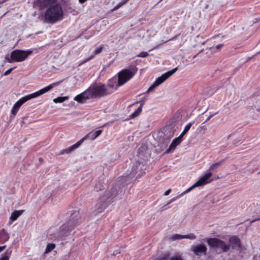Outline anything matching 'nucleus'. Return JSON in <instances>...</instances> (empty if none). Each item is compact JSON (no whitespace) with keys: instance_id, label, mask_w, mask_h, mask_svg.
<instances>
[{"instance_id":"obj_15","label":"nucleus","mask_w":260,"mask_h":260,"mask_svg":"<svg viewBox=\"0 0 260 260\" xmlns=\"http://www.w3.org/2000/svg\"><path fill=\"white\" fill-rule=\"evenodd\" d=\"M229 242L231 244L232 248L239 249L241 247V241L236 236H232L229 239Z\"/></svg>"},{"instance_id":"obj_13","label":"nucleus","mask_w":260,"mask_h":260,"mask_svg":"<svg viewBox=\"0 0 260 260\" xmlns=\"http://www.w3.org/2000/svg\"><path fill=\"white\" fill-rule=\"evenodd\" d=\"M192 251L197 256H201L202 254L206 255L207 251L206 246L203 244H198L192 247Z\"/></svg>"},{"instance_id":"obj_11","label":"nucleus","mask_w":260,"mask_h":260,"mask_svg":"<svg viewBox=\"0 0 260 260\" xmlns=\"http://www.w3.org/2000/svg\"><path fill=\"white\" fill-rule=\"evenodd\" d=\"M94 98L90 86L81 93L76 95L74 100L79 103H85L88 100Z\"/></svg>"},{"instance_id":"obj_8","label":"nucleus","mask_w":260,"mask_h":260,"mask_svg":"<svg viewBox=\"0 0 260 260\" xmlns=\"http://www.w3.org/2000/svg\"><path fill=\"white\" fill-rule=\"evenodd\" d=\"M137 71V69L134 72L129 69H124L119 72L118 75V86H122L130 79H131L135 75Z\"/></svg>"},{"instance_id":"obj_18","label":"nucleus","mask_w":260,"mask_h":260,"mask_svg":"<svg viewBox=\"0 0 260 260\" xmlns=\"http://www.w3.org/2000/svg\"><path fill=\"white\" fill-rule=\"evenodd\" d=\"M143 105V103H141L140 107L137 110H136L133 113L129 115L128 119L134 118L135 117H137L138 115H139L140 113L142 112Z\"/></svg>"},{"instance_id":"obj_27","label":"nucleus","mask_w":260,"mask_h":260,"mask_svg":"<svg viewBox=\"0 0 260 260\" xmlns=\"http://www.w3.org/2000/svg\"><path fill=\"white\" fill-rule=\"evenodd\" d=\"M128 0H123L120 3H118L117 5H116L113 9H112V11H114L119 8H120L122 6L124 5Z\"/></svg>"},{"instance_id":"obj_29","label":"nucleus","mask_w":260,"mask_h":260,"mask_svg":"<svg viewBox=\"0 0 260 260\" xmlns=\"http://www.w3.org/2000/svg\"><path fill=\"white\" fill-rule=\"evenodd\" d=\"M184 235L176 234L172 236V239L173 240L184 239Z\"/></svg>"},{"instance_id":"obj_37","label":"nucleus","mask_w":260,"mask_h":260,"mask_svg":"<svg viewBox=\"0 0 260 260\" xmlns=\"http://www.w3.org/2000/svg\"><path fill=\"white\" fill-rule=\"evenodd\" d=\"M6 245H4L3 246H0V252L4 250L6 248Z\"/></svg>"},{"instance_id":"obj_41","label":"nucleus","mask_w":260,"mask_h":260,"mask_svg":"<svg viewBox=\"0 0 260 260\" xmlns=\"http://www.w3.org/2000/svg\"><path fill=\"white\" fill-rule=\"evenodd\" d=\"M218 36V35H215V36H214V37H213L212 38H213V39H215V38H216V37H217V36Z\"/></svg>"},{"instance_id":"obj_24","label":"nucleus","mask_w":260,"mask_h":260,"mask_svg":"<svg viewBox=\"0 0 260 260\" xmlns=\"http://www.w3.org/2000/svg\"><path fill=\"white\" fill-rule=\"evenodd\" d=\"M224 161V160H222L219 162H216L215 164H212L208 169V171L210 172L212 171L215 170L216 168L219 167Z\"/></svg>"},{"instance_id":"obj_40","label":"nucleus","mask_w":260,"mask_h":260,"mask_svg":"<svg viewBox=\"0 0 260 260\" xmlns=\"http://www.w3.org/2000/svg\"><path fill=\"white\" fill-rule=\"evenodd\" d=\"M87 0H79V2L80 4H83L84 3H85L86 1H87Z\"/></svg>"},{"instance_id":"obj_6","label":"nucleus","mask_w":260,"mask_h":260,"mask_svg":"<svg viewBox=\"0 0 260 260\" xmlns=\"http://www.w3.org/2000/svg\"><path fill=\"white\" fill-rule=\"evenodd\" d=\"M116 189L113 187L110 191L105 192L106 201L101 202L95 206L96 210L98 213L102 212L108 206V204L112 202V200L116 197Z\"/></svg>"},{"instance_id":"obj_39","label":"nucleus","mask_w":260,"mask_h":260,"mask_svg":"<svg viewBox=\"0 0 260 260\" xmlns=\"http://www.w3.org/2000/svg\"><path fill=\"white\" fill-rule=\"evenodd\" d=\"M213 115H214V114H211V115H210V116L207 118V119H206V120L205 121V122H207V121H208V120H209L210 119V118L213 116Z\"/></svg>"},{"instance_id":"obj_16","label":"nucleus","mask_w":260,"mask_h":260,"mask_svg":"<svg viewBox=\"0 0 260 260\" xmlns=\"http://www.w3.org/2000/svg\"><path fill=\"white\" fill-rule=\"evenodd\" d=\"M182 141V138L179 136L175 138L171 143L168 149L166 150V153H169L172 150H174L181 143Z\"/></svg>"},{"instance_id":"obj_36","label":"nucleus","mask_w":260,"mask_h":260,"mask_svg":"<svg viewBox=\"0 0 260 260\" xmlns=\"http://www.w3.org/2000/svg\"><path fill=\"white\" fill-rule=\"evenodd\" d=\"M223 44H218L216 46L215 48L217 49H220L221 47H222V46H223Z\"/></svg>"},{"instance_id":"obj_12","label":"nucleus","mask_w":260,"mask_h":260,"mask_svg":"<svg viewBox=\"0 0 260 260\" xmlns=\"http://www.w3.org/2000/svg\"><path fill=\"white\" fill-rule=\"evenodd\" d=\"M56 2L57 0H36L35 4L40 10H43L48 6L54 5Z\"/></svg>"},{"instance_id":"obj_14","label":"nucleus","mask_w":260,"mask_h":260,"mask_svg":"<svg viewBox=\"0 0 260 260\" xmlns=\"http://www.w3.org/2000/svg\"><path fill=\"white\" fill-rule=\"evenodd\" d=\"M212 176V173L208 172L206 173L203 176L200 178L198 181L196 182L198 186L206 185L208 183L211 182L213 179H210V177Z\"/></svg>"},{"instance_id":"obj_10","label":"nucleus","mask_w":260,"mask_h":260,"mask_svg":"<svg viewBox=\"0 0 260 260\" xmlns=\"http://www.w3.org/2000/svg\"><path fill=\"white\" fill-rule=\"evenodd\" d=\"M178 70V67H176L170 71H169L163 74L161 76L158 77L152 85L147 90V92H149L150 91L153 90L156 87L159 85L160 84L163 83L167 79H168L171 76L173 75Z\"/></svg>"},{"instance_id":"obj_25","label":"nucleus","mask_w":260,"mask_h":260,"mask_svg":"<svg viewBox=\"0 0 260 260\" xmlns=\"http://www.w3.org/2000/svg\"><path fill=\"white\" fill-rule=\"evenodd\" d=\"M55 248V244L54 243H48L47 245L46 248L44 252L45 254L50 252Z\"/></svg>"},{"instance_id":"obj_33","label":"nucleus","mask_w":260,"mask_h":260,"mask_svg":"<svg viewBox=\"0 0 260 260\" xmlns=\"http://www.w3.org/2000/svg\"><path fill=\"white\" fill-rule=\"evenodd\" d=\"M16 67H13V68H10L9 69H8L7 71H6L4 74V76H8L12 72V71L15 69Z\"/></svg>"},{"instance_id":"obj_19","label":"nucleus","mask_w":260,"mask_h":260,"mask_svg":"<svg viewBox=\"0 0 260 260\" xmlns=\"http://www.w3.org/2000/svg\"><path fill=\"white\" fill-rule=\"evenodd\" d=\"M196 187H198L197 185H196V183H195L193 185H192L191 187H190L189 188H188V189H187L185 191H184L182 194L178 196L177 197H174L173 198H172L170 201L169 202V204L175 201L177 199H178V198H179L180 197H181L182 194H185L186 193H188L189 192V191H190L193 188Z\"/></svg>"},{"instance_id":"obj_17","label":"nucleus","mask_w":260,"mask_h":260,"mask_svg":"<svg viewBox=\"0 0 260 260\" xmlns=\"http://www.w3.org/2000/svg\"><path fill=\"white\" fill-rule=\"evenodd\" d=\"M24 212V210H16L13 212L10 217V219L11 220V222H10V223L11 224L12 221L16 220Z\"/></svg>"},{"instance_id":"obj_7","label":"nucleus","mask_w":260,"mask_h":260,"mask_svg":"<svg viewBox=\"0 0 260 260\" xmlns=\"http://www.w3.org/2000/svg\"><path fill=\"white\" fill-rule=\"evenodd\" d=\"M94 98H101L109 95L110 90L106 88L105 84L100 83L90 86Z\"/></svg>"},{"instance_id":"obj_38","label":"nucleus","mask_w":260,"mask_h":260,"mask_svg":"<svg viewBox=\"0 0 260 260\" xmlns=\"http://www.w3.org/2000/svg\"><path fill=\"white\" fill-rule=\"evenodd\" d=\"M258 220H260V217L259 218H255V219H254L253 220H252L251 221V223H252V222H254L256 221H258Z\"/></svg>"},{"instance_id":"obj_22","label":"nucleus","mask_w":260,"mask_h":260,"mask_svg":"<svg viewBox=\"0 0 260 260\" xmlns=\"http://www.w3.org/2000/svg\"><path fill=\"white\" fill-rule=\"evenodd\" d=\"M103 49V46H101L95 49L94 51V54L90 56L88 58H87L85 61H88L94 58V56L96 54L100 53Z\"/></svg>"},{"instance_id":"obj_5","label":"nucleus","mask_w":260,"mask_h":260,"mask_svg":"<svg viewBox=\"0 0 260 260\" xmlns=\"http://www.w3.org/2000/svg\"><path fill=\"white\" fill-rule=\"evenodd\" d=\"M103 131L102 129H98L95 131H91L90 133H88L83 138H82L80 140L78 141L76 144L73 145L69 148L64 149L62 151L61 154H63L64 153L68 154L75 149L79 147L81 144L83 143V142L87 139H90L91 140H95L97 137H98L102 133Z\"/></svg>"},{"instance_id":"obj_20","label":"nucleus","mask_w":260,"mask_h":260,"mask_svg":"<svg viewBox=\"0 0 260 260\" xmlns=\"http://www.w3.org/2000/svg\"><path fill=\"white\" fill-rule=\"evenodd\" d=\"M194 123V121H193L192 122H189L184 127V130L181 133V134L179 135V137L181 138H182L189 130L191 126L192 125V124Z\"/></svg>"},{"instance_id":"obj_2","label":"nucleus","mask_w":260,"mask_h":260,"mask_svg":"<svg viewBox=\"0 0 260 260\" xmlns=\"http://www.w3.org/2000/svg\"><path fill=\"white\" fill-rule=\"evenodd\" d=\"M63 17V11L59 4H55L49 7L45 11V21L53 23Z\"/></svg>"},{"instance_id":"obj_9","label":"nucleus","mask_w":260,"mask_h":260,"mask_svg":"<svg viewBox=\"0 0 260 260\" xmlns=\"http://www.w3.org/2000/svg\"><path fill=\"white\" fill-rule=\"evenodd\" d=\"M207 243L211 248H220L222 252H227L230 248V245L223 241L216 238H210L207 239Z\"/></svg>"},{"instance_id":"obj_32","label":"nucleus","mask_w":260,"mask_h":260,"mask_svg":"<svg viewBox=\"0 0 260 260\" xmlns=\"http://www.w3.org/2000/svg\"><path fill=\"white\" fill-rule=\"evenodd\" d=\"M170 260H183V259L181 255H176L175 256H172Z\"/></svg>"},{"instance_id":"obj_30","label":"nucleus","mask_w":260,"mask_h":260,"mask_svg":"<svg viewBox=\"0 0 260 260\" xmlns=\"http://www.w3.org/2000/svg\"><path fill=\"white\" fill-rule=\"evenodd\" d=\"M184 237V239H188L190 240H194L196 238V236L192 233H190L188 235H185Z\"/></svg>"},{"instance_id":"obj_21","label":"nucleus","mask_w":260,"mask_h":260,"mask_svg":"<svg viewBox=\"0 0 260 260\" xmlns=\"http://www.w3.org/2000/svg\"><path fill=\"white\" fill-rule=\"evenodd\" d=\"M104 188V182H103L99 180L95 183V186H94V190L96 191H101L102 189H103Z\"/></svg>"},{"instance_id":"obj_3","label":"nucleus","mask_w":260,"mask_h":260,"mask_svg":"<svg viewBox=\"0 0 260 260\" xmlns=\"http://www.w3.org/2000/svg\"><path fill=\"white\" fill-rule=\"evenodd\" d=\"M32 53V51L30 50L15 49L11 52L10 56L6 55L5 59L8 62L11 63L15 62H22Z\"/></svg>"},{"instance_id":"obj_28","label":"nucleus","mask_w":260,"mask_h":260,"mask_svg":"<svg viewBox=\"0 0 260 260\" xmlns=\"http://www.w3.org/2000/svg\"><path fill=\"white\" fill-rule=\"evenodd\" d=\"M0 236L3 238L5 241L8 239V235L5 229H3L0 232Z\"/></svg>"},{"instance_id":"obj_31","label":"nucleus","mask_w":260,"mask_h":260,"mask_svg":"<svg viewBox=\"0 0 260 260\" xmlns=\"http://www.w3.org/2000/svg\"><path fill=\"white\" fill-rule=\"evenodd\" d=\"M148 55L149 54L148 53V52L142 51L140 52L139 54H138L137 56L144 58L147 57Z\"/></svg>"},{"instance_id":"obj_42","label":"nucleus","mask_w":260,"mask_h":260,"mask_svg":"<svg viewBox=\"0 0 260 260\" xmlns=\"http://www.w3.org/2000/svg\"><path fill=\"white\" fill-rule=\"evenodd\" d=\"M162 0H160V1L159 2H160L161 1H162Z\"/></svg>"},{"instance_id":"obj_34","label":"nucleus","mask_w":260,"mask_h":260,"mask_svg":"<svg viewBox=\"0 0 260 260\" xmlns=\"http://www.w3.org/2000/svg\"><path fill=\"white\" fill-rule=\"evenodd\" d=\"M9 256L6 253L0 258V260H9Z\"/></svg>"},{"instance_id":"obj_1","label":"nucleus","mask_w":260,"mask_h":260,"mask_svg":"<svg viewBox=\"0 0 260 260\" xmlns=\"http://www.w3.org/2000/svg\"><path fill=\"white\" fill-rule=\"evenodd\" d=\"M61 82V81L53 83L38 91L21 98L14 105L12 109H11V113L13 115H15L18 112L21 106L26 102L31 99L37 98L41 95L43 94L44 93L52 89L54 87L59 85Z\"/></svg>"},{"instance_id":"obj_26","label":"nucleus","mask_w":260,"mask_h":260,"mask_svg":"<svg viewBox=\"0 0 260 260\" xmlns=\"http://www.w3.org/2000/svg\"><path fill=\"white\" fill-rule=\"evenodd\" d=\"M67 99H68L67 96H59V97L54 99L53 100V101L55 103H61L63 102Z\"/></svg>"},{"instance_id":"obj_4","label":"nucleus","mask_w":260,"mask_h":260,"mask_svg":"<svg viewBox=\"0 0 260 260\" xmlns=\"http://www.w3.org/2000/svg\"><path fill=\"white\" fill-rule=\"evenodd\" d=\"M81 222L79 210L72 211L70 219L62 226V231L70 232Z\"/></svg>"},{"instance_id":"obj_23","label":"nucleus","mask_w":260,"mask_h":260,"mask_svg":"<svg viewBox=\"0 0 260 260\" xmlns=\"http://www.w3.org/2000/svg\"><path fill=\"white\" fill-rule=\"evenodd\" d=\"M106 88L109 89L110 90L109 95L112 94L118 87V84H116V87H115V85L114 84L108 83L107 84H105Z\"/></svg>"},{"instance_id":"obj_35","label":"nucleus","mask_w":260,"mask_h":260,"mask_svg":"<svg viewBox=\"0 0 260 260\" xmlns=\"http://www.w3.org/2000/svg\"><path fill=\"white\" fill-rule=\"evenodd\" d=\"M171 189H168L167 191H166V192H165L164 193V195L165 196H168L170 194V193L171 192Z\"/></svg>"}]
</instances>
